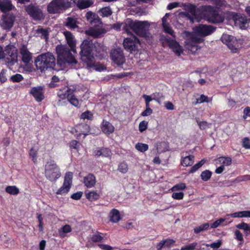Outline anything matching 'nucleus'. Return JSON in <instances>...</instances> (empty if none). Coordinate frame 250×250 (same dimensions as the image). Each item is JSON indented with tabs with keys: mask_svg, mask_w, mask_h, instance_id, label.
<instances>
[{
	"mask_svg": "<svg viewBox=\"0 0 250 250\" xmlns=\"http://www.w3.org/2000/svg\"><path fill=\"white\" fill-rule=\"evenodd\" d=\"M80 55L82 60L86 63L88 68H92L96 71H101L104 67L99 62H96L94 55H97L95 52L104 55V47L99 43L94 44L89 40H85L81 45Z\"/></svg>",
	"mask_w": 250,
	"mask_h": 250,
	"instance_id": "1",
	"label": "nucleus"
},
{
	"mask_svg": "<svg viewBox=\"0 0 250 250\" xmlns=\"http://www.w3.org/2000/svg\"><path fill=\"white\" fill-rule=\"evenodd\" d=\"M169 16V14L167 13L162 18V25L164 31L169 34L168 35H162L160 40L164 45H167L175 54L178 56H180L183 53V50L182 46L175 40V35L173 30L167 21V19Z\"/></svg>",
	"mask_w": 250,
	"mask_h": 250,
	"instance_id": "2",
	"label": "nucleus"
},
{
	"mask_svg": "<svg viewBox=\"0 0 250 250\" xmlns=\"http://www.w3.org/2000/svg\"><path fill=\"white\" fill-rule=\"evenodd\" d=\"M56 50L58 55L57 63L61 67H65L66 64L73 66L77 63V60L66 46L57 45Z\"/></svg>",
	"mask_w": 250,
	"mask_h": 250,
	"instance_id": "3",
	"label": "nucleus"
},
{
	"mask_svg": "<svg viewBox=\"0 0 250 250\" xmlns=\"http://www.w3.org/2000/svg\"><path fill=\"white\" fill-rule=\"evenodd\" d=\"M35 64L37 69L43 72L55 66V58L51 53L42 54L36 58Z\"/></svg>",
	"mask_w": 250,
	"mask_h": 250,
	"instance_id": "4",
	"label": "nucleus"
},
{
	"mask_svg": "<svg viewBox=\"0 0 250 250\" xmlns=\"http://www.w3.org/2000/svg\"><path fill=\"white\" fill-rule=\"evenodd\" d=\"M129 33L130 30L133 31L136 34L142 37H149L150 34L148 32L150 23L147 21H128V24Z\"/></svg>",
	"mask_w": 250,
	"mask_h": 250,
	"instance_id": "5",
	"label": "nucleus"
},
{
	"mask_svg": "<svg viewBox=\"0 0 250 250\" xmlns=\"http://www.w3.org/2000/svg\"><path fill=\"white\" fill-rule=\"evenodd\" d=\"M44 174L47 179L55 182L61 176L60 168L54 160L47 161L44 166Z\"/></svg>",
	"mask_w": 250,
	"mask_h": 250,
	"instance_id": "6",
	"label": "nucleus"
},
{
	"mask_svg": "<svg viewBox=\"0 0 250 250\" xmlns=\"http://www.w3.org/2000/svg\"><path fill=\"white\" fill-rule=\"evenodd\" d=\"M221 39L233 52H236L238 49L242 47L243 43L242 40H237L233 36L227 34H223Z\"/></svg>",
	"mask_w": 250,
	"mask_h": 250,
	"instance_id": "7",
	"label": "nucleus"
},
{
	"mask_svg": "<svg viewBox=\"0 0 250 250\" xmlns=\"http://www.w3.org/2000/svg\"><path fill=\"white\" fill-rule=\"evenodd\" d=\"M4 61L7 66L11 70L13 66L17 63V53L16 48L12 45H8L5 47Z\"/></svg>",
	"mask_w": 250,
	"mask_h": 250,
	"instance_id": "8",
	"label": "nucleus"
},
{
	"mask_svg": "<svg viewBox=\"0 0 250 250\" xmlns=\"http://www.w3.org/2000/svg\"><path fill=\"white\" fill-rule=\"evenodd\" d=\"M71 0H54L48 6V11L50 13H60L64 9L71 6Z\"/></svg>",
	"mask_w": 250,
	"mask_h": 250,
	"instance_id": "9",
	"label": "nucleus"
},
{
	"mask_svg": "<svg viewBox=\"0 0 250 250\" xmlns=\"http://www.w3.org/2000/svg\"><path fill=\"white\" fill-rule=\"evenodd\" d=\"M208 20L212 23H220L223 21V17L219 14L218 9L211 6L206 8Z\"/></svg>",
	"mask_w": 250,
	"mask_h": 250,
	"instance_id": "10",
	"label": "nucleus"
},
{
	"mask_svg": "<svg viewBox=\"0 0 250 250\" xmlns=\"http://www.w3.org/2000/svg\"><path fill=\"white\" fill-rule=\"evenodd\" d=\"M214 31V28L211 25L200 24L194 28L193 32L191 35H196L198 37L204 39L205 36L211 34Z\"/></svg>",
	"mask_w": 250,
	"mask_h": 250,
	"instance_id": "11",
	"label": "nucleus"
},
{
	"mask_svg": "<svg viewBox=\"0 0 250 250\" xmlns=\"http://www.w3.org/2000/svg\"><path fill=\"white\" fill-rule=\"evenodd\" d=\"M195 35H191L186 44L187 48L192 53H196L200 49V47L197 44L204 41V39L202 37H198Z\"/></svg>",
	"mask_w": 250,
	"mask_h": 250,
	"instance_id": "12",
	"label": "nucleus"
},
{
	"mask_svg": "<svg viewBox=\"0 0 250 250\" xmlns=\"http://www.w3.org/2000/svg\"><path fill=\"white\" fill-rule=\"evenodd\" d=\"M72 178V172H67L66 173L63 183L62 186L56 192L57 194L63 195L68 192L71 187Z\"/></svg>",
	"mask_w": 250,
	"mask_h": 250,
	"instance_id": "13",
	"label": "nucleus"
},
{
	"mask_svg": "<svg viewBox=\"0 0 250 250\" xmlns=\"http://www.w3.org/2000/svg\"><path fill=\"white\" fill-rule=\"evenodd\" d=\"M112 61L117 65L121 66L125 62V57L121 48L113 49L110 52Z\"/></svg>",
	"mask_w": 250,
	"mask_h": 250,
	"instance_id": "14",
	"label": "nucleus"
},
{
	"mask_svg": "<svg viewBox=\"0 0 250 250\" xmlns=\"http://www.w3.org/2000/svg\"><path fill=\"white\" fill-rule=\"evenodd\" d=\"M139 43V40L135 36H132L130 38H125L123 44L126 50L132 52L137 49Z\"/></svg>",
	"mask_w": 250,
	"mask_h": 250,
	"instance_id": "15",
	"label": "nucleus"
},
{
	"mask_svg": "<svg viewBox=\"0 0 250 250\" xmlns=\"http://www.w3.org/2000/svg\"><path fill=\"white\" fill-rule=\"evenodd\" d=\"M188 15L189 16L190 20L193 22L199 21L201 19L200 11L194 5L192 4L188 5Z\"/></svg>",
	"mask_w": 250,
	"mask_h": 250,
	"instance_id": "16",
	"label": "nucleus"
},
{
	"mask_svg": "<svg viewBox=\"0 0 250 250\" xmlns=\"http://www.w3.org/2000/svg\"><path fill=\"white\" fill-rule=\"evenodd\" d=\"M15 17L11 15L3 16L0 21V26L5 30H10L13 25Z\"/></svg>",
	"mask_w": 250,
	"mask_h": 250,
	"instance_id": "17",
	"label": "nucleus"
},
{
	"mask_svg": "<svg viewBox=\"0 0 250 250\" xmlns=\"http://www.w3.org/2000/svg\"><path fill=\"white\" fill-rule=\"evenodd\" d=\"M68 92V88L67 87H64L58 92L57 96L59 98L57 102L58 105L65 106L67 104V95H69Z\"/></svg>",
	"mask_w": 250,
	"mask_h": 250,
	"instance_id": "18",
	"label": "nucleus"
},
{
	"mask_svg": "<svg viewBox=\"0 0 250 250\" xmlns=\"http://www.w3.org/2000/svg\"><path fill=\"white\" fill-rule=\"evenodd\" d=\"M27 13L34 19L41 20L43 17L41 10L37 6L29 5L26 8Z\"/></svg>",
	"mask_w": 250,
	"mask_h": 250,
	"instance_id": "19",
	"label": "nucleus"
},
{
	"mask_svg": "<svg viewBox=\"0 0 250 250\" xmlns=\"http://www.w3.org/2000/svg\"><path fill=\"white\" fill-rule=\"evenodd\" d=\"M21 60L25 64L28 63L32 59V54L28 50L26 46L23 45L20 49Z\"/></svg>",
	"mask_w": 250,
	"mask_h": 250,
	"instance_id": "20",
	"label": "nucleus"
},
{
	"mask_svg": "<svg viewBox=\"0 0 250 250\" xmlns=\"http://www.w3.org/2000/svg\"><path fill=\"white\" fill-rule=\"evenodd\" d=\"M105 33V30L104 29L98 27H91L85 31L86 34L94 38L101 37Z\"/></svg>",
	"mask_w": 250,
	"mask_h": 250,
	"instance_id": "21",
	"label": "nucleus"
},
{
	"mask_svg": "<svg viewBox=\"0 0 250 250\" xmlns=\"http://www.w3.org/2000/svg\"><path fill=\"white\" fill-rule=\"evenodd\" d=\"M30 93L38 102H41L44 99L43 89L41 86L33 87L30 90Z\"/></svg>",
	"mask_w": 250,
	"mask_h": 250,
	"instance_id": "22",
	"label": "nucleus"
},
{
	"mask_svg": "<svg viewBox=\"0 0 250 250\" xmlns=\"http://www.w3.org/2000/svg\"><path fill=\"white\" fill-rule=\"evenodd\" d=\"M63 35L65 38L67 42L70 47L71 51L76 53V40L73 34L69 31H66L63 32Z\"/></svg>",
	"mask_w": 250,
	"mask_h": 250,
	"instance_id": "23",
	"label": "nucleus"
},
{
	"mask_svg": "<svg viewBox=\"0 0 250 250\" xmlns=\"http://www.w3.org/2000/svg\"><path fill=\"white\" fill-rule=\"evenodd\" d=\"M76 4L81 9H85L91 6L93 4L92 0H71V5Z\"/></svg>",
	"mask_w": 250,
	"mask_h": 250,
	"instance_id": "24",
	"label": "nucleus"
},
{
	"mask_svg": "<svg viewBox=\"0 0 250 250\" xmlns=\"http://www.w3.org/2000/svg\"><path fill=\"white\" fill-rule=\"evenodd\" d=\"M234 24L241 29H244L246 27L247 20L245 17L241 15H236L233 19Z\"/></svg>",
	"mask_w": 250,
	"mask_h": 250,
	"instance_id": "25",
	"label": "nucleus"
},
{
	"mask_svg": "<svg viewBox=\"0 0 250 250\" xmlns=\"http://www.w3.org/2000/svg\"><path fill=\"white\" fill-rule=\"evenodd\" d=\"M101 129L102 131L106 134H110L114 131L115 128L114 126L109 122L103 120Z\"/></svg>",
	"mask_w": 250,
	"mask_h": 250,
	"instance_id": "26",
	"label": "nucleus"
},
{
	"mask_svg": "<svg viewBox=\"0 0 250 250\" xmlns=\"http://www.w3.org/2000/svg\"><path fill=\"white\" fill-rule=\"evenodd\" d=\"M79 22L75 18L68 17L65 22V26L69 29L73 30L78 28Z\"/></svg>",
	"mask_w": 250,
	"mask_h": 250,
	"instance_id": "27",
	"label": "nucleus"
},
{
	"mask_svg": "<svg viewBox=\"0 0 250 250\" xmlns=\"http://www.w3.org/2000/svg\"><path fill=\"white\" fill-rule=\"evenodd\" d=\"M111 151L107 148H97L94 151V155L96 156H104L106 157H110Z\"/></svg>",
	"mask_w": 250,
	"mask_h": 250,
	"instance_id": "28",
	"label": "nucleus"
},
{
	"mask_svg": "<svg viewBox=\"0 0 250 250\" xmlns=\"http://www.w3.org/2000/svg\"><path fill=\"white\" fill-rule=\"evenodd\" d=\"M83 182L86 187L88 188H92L94 187L96 183L95 177L92 174H89L84 177Z\"/></svg>",
	"mask_w": 250,
	"mask_h": 250,
	"instance_id": "29",
	"label": "nucleus"
},
{
	"mask_svg": "<svg viewBox=\"0 0 250 250\" xmlns=\"http://www.w3.org/2000/svg\"><path fill=\"white\" fill-rule=\"evenodd\" d=\"M75 130L76 132H79V135H84L85 137L89 131V126L87 125H79L75 126Z\"/></svg>",
	"mask_w": 250,
	"mask_h": 250,
	"instance_id": "30",
	"label": "nucleus"
},
{
	"mask_svg": "<svg viewBox=\"0 0 250 250\" xmlns=\"http://www.w3.org/2000/svg\"><path fill=\"white\" fill-rule=\"evenodd\" d=\"M13 5L10 0H0V10L6 12L12 9Z\"/></svg>",
	"mask_w": 250,
	"mask_h": 250,
	"instance_id": "31",
	"label": "nucleus"
},
{
	"mask_svg": "<svg viewBox=\"0 0 250 250\" xmlns=\"http://www.w3.org/2000/svg\"><path fill=\"white\" fill-rule=\"evenodd\" d=\"M232 218H250V210H243L230 213Z\"/></svg>",
	"mask_w": 250,
	"mask_h": 250,
	"instance_id": "32",
	"label": "nucleus"
},
{
	"mask_svg": "<svg viewBox=\"0 0 250 250\" xmlns=\"http://www.w3.org/2000/svg\"><path fill=\"white\" fill-rule=\"evenodd\" d=\"M110 221L113 223H117L121 219L119 211L116 209H113L109 213Z\"/></svg>",
	"mask_w": 250,
	"mask_h": 250,
	"instance_id": "33",
	"label": "nucleus"
},
{
	"mask_svg": "<svg viewBox=\"0 0 250 250\" xmlns=\"http://www.w3.org/2000/svg\"><path fill=\"white\" fill-rule=\"evenodd\" d=\"M85 193L86 198L90 201L97 200L100 197V193L97 191L92 190Z\"/></svg>",
	"mask_w": 250,
	"mask_h": 250,
	"instance_id": "34",
	"label": "nucleus"
},
{
	"mask_svg": "<svg viewBox=\"0 0 250 250\" xmlns=\"http://www.w3.org/2000/svg\"><path fill=\"white\" fill-rule=\"evenodd\" d=\"M36 34L37 36L45 39L46 41L48 37V32L47 29L39 27L36 30Z\"/></svg>",
	"mask_w": 250,
	"mask_h": 250,
	"instance_id": "35",
	"label": "nucleus"
},
{
	"mask_svg": "<svg viewBox=\"0 0 250 250\" xmlns=\"http://www.w3.org/2000/svg\"><path fill=\"white\" fill-rule=\"evenodd\" d=\"M128 21L125 23H116L112 26V28L116 30H119L122 27L123 29L127 33H129V29L128 27Z\"/></svg>",
	"mask_w": 250,
	"mask_h": 250,
	"instance_id": "36",
	"label": "nucleus"
},
{
	"mask_svg": "<svg viewBox=\"0 0 250 250\" xmlns=\"http://www.w3.org/2000/svg\"><path fill=\"white\" fill-rule=\"evenodd\" d=\"M194 162V157L192 155L187 156L181 160V164L184 167L191 166Z\"/></svg>",
	"mask_w": 250,
	"mask_h": 250,
	"instance_id": "37",
	"label": "nucleus"
},
{
	"mask_svg": "<svg viewBox=\"0 0 250 250\" xmlns=\"http://www.w3.org/2000/svg\"><path fill=\"white\" fill-rule=\"evenodd\" d=\"M112 13V10L109 7H103L99 11V15L103 17L110 16Z\"/></svg>",
	"mask_w": 250,
	"mask_h": 250,
	"instance_id": "38",
	"label": "nucleus"
},
{
	"mask_svg": "<svg viewBox=\"0 0 250 250\" xmlns=\"http://www.w3.org/2000/svg\"><path fill=\"white\" fill-rule=\"evenodd\" d=\"M72 229L68 225H65L59 230V235L61 237H64L65 234L71 232Z\"/></svg>",
	"mask_w": 250,
	"mask_h": 250,
	"instance_id": "39",
	"label": "nucleus"
},
{
	"mask_svg": "<svg viewBox=\"0 0 250 250\" xmlns=\"http://www.w3.org/2000/svg\"><path fill=\"white\" fill-rule=\"evenodd\" d=\"M217 161L222 164V166H224V167L229 166L231 164V159L229 157H221L218 159Z\"/></svg>",
	"mask_w": 250,
	"mask_h": 250,
	"instance_id": "40",
	"label": "nucleus"
},
{
	"mask_svg": "<svg viewBox=\"0 0 250 250\" xmlns=\"http://www.w3.org/2000/svg\"><path fill=\"white\" fill-rule=\"evenodd\" d=\"M6 192L12 195H17L20 192L19 189L15 186H9L6 188Z\"/></svg>",
	"mask_w": 250,
	"mask_h": 250,
	"instance_id": "41",
	"label": "nucleus"
},
{
	"mask_svg": "<svg viewBox=\"0 0 250 250\" xmlns=\"http://www.w3.org/2000/svg\"><path fill=\"white\" fill-rule=\"evenodd\" d=\"M85 17L87 21L91 23L93 22L96 20H98V16L96 14L90 11L86 13Z\"/></svg>",
	"mask_w": 250,
	"mask_h": 250,
	"instance_id": "42",
	"label": "nucleus"
},
{
	"mask_svg": "<svg viewBox=\"0 0 250 250\" xmlns=\"http://www.w3.org/2000/svg\"><path fill=\"white\" fill-rule=\"evenodd\" d=\"M67 102H69L72 105L77 106L79 104V102L78 100L76 98V97L72 94H70L67 95Z\"/></svg>",
	"mask_w": 250,
	"mask_h": 250,
	"instance_id": "43",
	"label": "nucleus"
},
{
	"mask_svg": "<svg viewBox=\"0 0 250 250\" xmlns=\"http://www.w3.org/2000/svg\"><path fill=\"white\" fill-rule=\"evenodd\" d=\"M209 227V224L208 223H205L200 226L195 227L194 229V232L196 233H198L201 231L208 229Z\"/></svg>",
	"mask_w": 250,
	"mask_h": 250,
	"instance_id": "44",
	"label": "nucleus"
},
{
	"mask_svg": "<svg viewBox=\"0 0 250 250\" xmlns=\"http://www.w3.org/2000/svg\"><path fill=\"white\" fill-rule=\"evenodd\" d=\"M135 148L141 152H144L148 150V146L146 144L138 143L135 145Z\"/></svg>",
	"mask_w": 250,
	"mask_h": 250,
	"instance_id": "45",
	"label": "nucleus"
},
{
	"mask_svg": "<svg viewBox=\"0 0 250 250\" xmlns=\"http://www.w3.org/2000/svg\"><path fill=\"white\" fill-rule=\"evenodd\" d=\"M156 148L158 151L163 152L167 150L168 146L166 142H162L157 144Z\"/></svg>",
	"mask_w": 250,
	"mask_h": 250,
	"instance_id": "46",
	"label": "nucleus"
},
{
	"mask_svg": "<svg viewBox=\"0 0 250 250\" xmlns=\"http://www.w3.org/2000/svg\"><path fill=\"white\" fill-rule=\"evenodd\" d=\"M212 175V172L209 170H206L201 174V178L204 181H208Z\"/></svg>",
	"mask_w": 250,
	"mask_h": 250,
	"instance_id": "47",
	"label": "nucleus"
},
{
	"mask_svg": "<svg viewBox=\"0 0 250 250\" xmlns=\"http://www.w3.org/2000/svg\"><path fill=\"white\" fill-rule=\"evenodd\" d=\"M118 170L122 173H126L128 170V165L125 162H122L118 165Z\"/></svg>",
	"mask_w": 250,
	"mask_h": 250,
	"instance_id": "48",
	"label": "nucleus"
},
{
	"mask_svg": "<svg viewBox=\"0 0 250 250\" xmlns=\"http://www.w3.org/2000/svg\"><path fill=\"white\" fill-rule=\"evenodd\" d=\"M236 228L238 229L244 230L245 231H250V225L244 222L237 224L236 226Z\"/></svg>",
	"mask_w": 250,
	"mask_h": 250,
	"instance_id": "49",
	"label": "nucleus"
},
{
	"mask_svg": "<svg viewBox=\"0 0 250 250\" xmlns=\"http://www.w3.org/2000/svg\"><path fill=\"white\" fill-rule=\"evenodd\" d=\"M205 161L204 160H202L198 163L194 165L190 169L189 172L193 173L197 170L200 167H201L205 163Z\"/></svg>",
	"mask_w": 250,
	"mask_h": 250,
	"instance_id": "50",
	"label": "nucleus"
},
{
	"mask_svg": "<svg viewBox=\"0 0 250 250\" xmlns=\"http://www.w3.org/2000/svg\"><path fill=\"white\" fill-rule=\"evenodd\" d=\"M210 3L216 5L217 6L221 7L225 6L227 4L225 0H207Z\"/></svg>",
	"mask_w": 250,
	"mask_h": 250,
	"instance_id": "51",
	"label": "nucleus"
},
{
	"mask_svg": "<svg viewBox=\"0 0 250 250\" xmlns=\"http://www.w3.org/2000/svg\"><path fill=\"white\" fill-rule=\"evenodd\" d=\"M91 239L93 242L96 243L103 242L104 240L103 237L99 233L93 235Z\"/></svg>",
	"mask_w": 250,
	"mask_h": 250,
	"instance_id": "52",
	"label": "nucleus"
},
{
	"mask_svg": "<svg viewBox=\"0 0 250 250\" xmlns=\"http://www.w3.org/2000/svg\"><path fill=\"white\" fill-rule=\"evenodd\" d=\"M222 242L221 240H218L216 242H214L211 244H205V246L207 247H211L213 249H218L222 245Z\"/></svg>",
	"mask_w": 250,
	"mask_h": 250,
	"instance_id": "53",
	"label": "nucleus"
},
{
	"mask_svg": "<svg viewBox=\"0 0 250 250\" xmlns=\"http://www.w3.org/2000/svg\"><path fill=\"white\" fill-rule=\"evenodd\" d=\"M81 119L91 120L93 118V114L89 111H86L81 115Z\"/></svg>",
	"mask_w": 250,
	"mask_h": 250,
	"instance_id": "54",
	"label": "nucleus"
},
{
	"mask_svg": "<svg viewBox=\"0 0 250 250\" xmlns=\"http://www.w3.org/2000/svg\"><path fill=\"white\" fill-rule=\"evenodd\" d=\"M197 123L201 130L207 129L208 127L209 124L206 121H200L198 119H196Z\"/></svg>",
	"mask_w": 250,
	"mask_h": 250,
	"instance_id": "55",
	"label": "nucleus"
},
{
	"mask_svg": "<svg viewBox=\"0 0 250 250\" xmlns=\"http://www.w3.org/2000/svg\"><path fill=\"white\" fill-rule=\"evenodd\" d=\"M147 126H148V122H146V121H142L140 123L139 125V130L141 132H143L147 129Z\"/></svg>",
	"mask_w": 250,
	"mask_h": 250,
	"instance_id": "56",
	"label": "nucleus"
},
{
	"mask_svg": "<svg viewBox=\"0 0 250 250\" xmlns=\"http://www.w3.org/2000/svg\"><path fill=\"white\" fill-rule=\"evenodd\" d=\"M38 150L34 147L31 148L29 151V155L35 163L37 161V154Z\"/></svg>",
	"mask_w": 250,
	"mask_h": 250,
	"instance_id": "57",
	"label": "nucleus"
},
{
	"mask_svg": "<svg viewBox=\"0 0 250 250\" xmlns=\"http://www.w3.org/2000/svg\"><path fill=\"white\" fill-rule=\"evenodd\" d=\"M11 79L13 82H20L23 79V78L21 75L17 74L11 76Z\"/></svg>",
	"mask_w": 250,
	"mask_h": 250,
	"instance_id": "58",
	"label": "nucleus"
},
{
	"mask_svg": "<svg viewBox=\"0 0 250 250\" xmlns=\"http://www.w3.org/2000/svg\"><path fill=\"white\" fill-rule=\"evenodd\" d=\"M186 188V185L184 183H181L174 186L172 188V191H177L179 190H183Z\"/></svg>",
	"mask_w": 250,
	"mask_h": 250,
	"instance_id": "59",
	"label": "nucleus"
},
{
	"mask_svg": "<svg viewBox=\"0 0 250 250\" xmlns=\"http://www.w3.org/2000/svg\"><path fill=\"white\" fill-rule=\"evenodd\" d=\"M196 103L197 104H201L204 102H207L208 103V97L205 96L204 95H201L200 97L196 99Z\"/></svg>",
	"mask_w": 250,
	"mask_h": 250,
	"instance_id": "60",
	"label": "nucleus"
},
{
	"mask_svg": "<svg viewBox=\"0 0 250 250\" xmlns=\"http://www.w3.org/2000/svg\"><path fill=\"white\" fill-rule=\"evenodd\" d=\"M197 245V243H192L189 245L183 247L181 250H193Z\"/></svg>",
	"mask_w": 250,
	"mask_h": 250,
	"instance_id": "61",
	"label": "nucleus"
},
{
	"mask_svg": "<svg viewBox=\"0 0 250 250\" xmlns=\"http://www.w3.org/2000/svg\"><path fill=\"white\" fill-rule=\"evenodd\" d=\"M172 197L175 199L181 200L184 197V193L182 192H174L172 194Z\"/></svg>",
	"mask_w": 250,
	"mask_h": 250,
	"instance_id": "62",
	"label": "nucleus"
},
{
	"mask_svg": "<svg viewBox=\"0 0 250 250\" xmlns=\"http://www.w3.org/2000/svg\"><path fill=\"white\" fill-rule=\"evenodd\" d=\"M234 234L235 238L241 242H243L244 240L243 235L242 233L239 230H236L234 231Z\"/></svg>",
	"mask_w": 250,
	"mask_h": 250,
	"instance_id": "63",
	"label": "nucleus"
},
{
	"mask_svg": "<svg viewBox=\"0 0 250 250\" xmlns=\"http://www.w3.org/2000/svg\"><path fill=\"white\" fill-rule=\"evenodd\" d=\"M6 72L5 70L2 69L0 73V81L1 83H4L7 80Z\"/></svg>",
	"mask_w": 250,
	"mask_h": 250,
	"instance_id": "64",
	"label": "nucleus"
}]
</instances>
